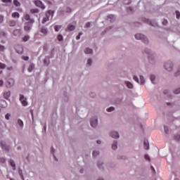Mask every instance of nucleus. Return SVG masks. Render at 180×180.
Listing matches in <instances>:
<instances>
[{
  "label": "nucleus",
  "instance_id": "1",
  "mask_svg": "<svg viewBox=\"0 0 180 180\" xmlns=\"http://www.w3.org/2000/svg\"><path fill=\"white\" fill-rule=\"evenodd\" d=\"M24 18L27 21L25 24L24 30L29 32L32 29L33 23H34V19L30 18L29 14H25Z\"/></svg>",
  "mask_w": 180,
  "mask_h": 180
},
{
  "label": "nucleus",
  "instance_id": "2",
  "mask_svg": "<svg viewBox=\"0 0 180 180\" xmlns=\"http://www.w3.org/2000/svg\"><path fill=\"white\" fill-rule=\"evenodd\" d=\"M143 53L148 56V58L149 60H155L157 58V54L155 52L150 51L149 49H145L143 50Z\"/></svg>",
  "mask_w": 180,
  "mask_h": 180
},
{
  "label": "nucleus",
  "instance_id": "3",
  "mask_svg": "<svg viewBox=\"0 0 180 180\" xmlns=\"http://www.w3.org/2000/svg\"><path fill=\"white\" fill-rule=\"evenodd\" d=\"M135 39H136V40H141L144 44H148V39L143 34H135Z\"/></svg>",
  "mask_w": 180,
  "mask_h": 180
},
{
  "label": "nucleus",
  "instance_id": "4",
  "mask_svg": "<svg viewBox=\"0 0 180 180\" xmlns=\"http://www.w3.org/2000/svg\"><path fill=\"white\" fill-rule=\"evenodd\" d=\"M164 68L166 71H169V72H170L174 68V63L172 61L166 62L164 64Z\"/></svg>",
  "mask_w": 180,
  "mask_h": 180
},
{
  "label": "nucleus",
  "instance_id": "5",
  "mask_svg": "<svg viewBox=\"0 0 180 180\" xmlns=\"http://www.w3.org/2000/svg\"><path fill=\"white\" fill-rule=\"evenodd\" d=\"M140 79H139V77L136 75L134 76V79L136 81V82H138V84H141V85H144L146 84V79H144V77L143 75L139 76Z\"/></svg>",
  "mask_w": 180,
  "mask_h": 180
},
{
  "label": "nucleus",
  "instance_id": "6",
  "mask_svg": "<svg viewBox=\"0 0 180 180\" xmlns=\"http://www.w3.org/2000/svg\"><path fill=\"white\" fill-rule=\"evenodd\" d=\"M20 102H21L22 106H27V100L23 94H20Z\"/></svg>",
  "mask_w": 180,
  "mask_h": 180
},
{
  "label": "nucleus",
  "instance_id": "7",
  "mask_svg": "<svg viewBox=\"0 0 180 180\" xmlns=\"http://www.w3.org/2000/svg\"><path fill=\"white\" fill-rule=\"evenodd\" d=\"M34 4L38 7L41 8V9H46V6L41 2L40 0H35Z\"/></svg>",
  "mask_w": 180,
  "mask_h": 180
},
{
  "label": "nucleus",
  "instance_id": "8",
  "mask_svg": "<svg viewBox=\"0 0 180 180\" xmlns=\"http://www.w3.org/2000/svg\"><path fill=\"white\" fill-rule=\"evenodd\" d=\"M110 137H112V139H119L120 136L119 135V132L116 131H111L109 133Z\"/></svg>",
  "mask_w": 180,
  "mask_h": 180
},
{
  "label": "nucleus",
  "instance_id": "9",
  "mask_svg": "<svg viewBox=\"0 0 180 180\" xmlns=\"http://www.w3.org/2000/svg\"><path fill=\"white\" fill-rule=\"evenodd\" d=\"M39 32L41 33V36H47V34L49 33V30L46 27H41L39 29Z\"/></svg>",
  "mask_w": 180,
  "mask_h": 180
},
{
  "label": "nucleus",
  "instance_id": "10",
  "mask_svg": "<svg viewBox=\"0 0 180 180\" xmlns=\"http://www.w3.org/2000/svg\"><path fill=\"white\" fill-rule=\"evenodd\" d=\"M90 124L91 127H96L98 126V118H91L90 120Z\"/></svg>",
  "mask_w": 180,
  "mask_h": 180
},
{
  "label": "nucleus",
  "instance_id": "11",
  "mask_svg": "<svg viewBox=\"0 0 180 180\" xmlns=\"http://www.w3.org/2000/svg\"><path fill=\"white\" fill-rule=\"evenodd\" d=\"M15 51L18 53V54H22L23 53V46L22 45H18L15 47Z\"/></svg>",
  "mask_w": 180,
  "mask_h": 180
},
{
  "label": "nucleus",
  "instance_id": "12",
  "mask_svg": "<svg viewBox=\"0 0 180 180\" xmlns=\"http://www.w3.org/2000/svg\"><path fill=\"white\" fill-rule=\"evenodd\" d=\"M0 146L4 151H9V146H8L5 142H1Z\"/></svg>",
  "mask_w": 180,
  "mask_h": 180
},
{
  "label": "nucleus",
  "instance_id": "13",
  "mask_svg": "<svg viewBox=\"0 0 180 180\" xmlns=\"http://www.w3.org/2000/svg\"><path fill=\"white\" fill-rule=\"evenodd\" d=\"M0 108H8V103H6V101L3 99L0 100Z\"/></svg>",
  "mask_w": 180,
  "mask_h": 180
},
{
  "label": "nucleus",
  "instance_id": "14",
  "mask_svg": "<svg viewBox=\"0 0 180 180\" xmlns=\"http://www.w3.org/2000/svg\"><path fill=\"white\" fill-rule=\"evenodd\" d=\"M143 148L145 150H150V143H148V141L147 139H144Z\"/></svg>",
  "mask_w": 180,
  "mask_h": 180
},
{
  "label": "nucleus",
  "instance_id": "15",
  "mask_svg": "<svg viewBox=\"0 0 180 180\" xmlns=\"http://www.w3.org/2000/svg\"><path fill=\"white\" fill-rule=\"evenodd\" d=\"M124 84H125L126 86H127V88H129V89H133V88H134V86L133 85L132 82H130L129 81H125Z\"/></svg>",
  "mask_w": 180,
  "mask_h": 180
},
{
  "label": "nucleus",
  "instance_id": "16",
  "mask_svg": "<svg viewBox=\"0 0 180 180\" xmlns=\"http://www.w3.org/2000/svg\"><path fill=\"white\" fill-rule=\"evenodd\" d=\"M9 164H10L11 167H12L13 171H15L16 169V163H15V160L11 159L9 160Z\"/></svg>",
  "mask_w": 180,
  "mask_h": 180
},
{
  "label": "nucleus",
  "instance_id": "17",
  "mask_svg": "<svg viewBox=\"0 0 180 180\" xmlns=\"http://www.w3.org/2000/svg\"><path fill=\"white\" fill-rule=\"evenodd\" d=\"M17 123H18V126H20V129H23V127L25 126V124L23 123V120H22L20 119H18Z\"/></svg>",
  "mask_w": 180,
  "mask_h": 180
},
{
  "label": "nucleus",
  "instance_id": "18",
  "mask_svg": "<svg viewBox=\"0 0 180 180\" xmlns=\"http://www.w3.org/2000/svg\"><path fill=\"white\" fill-rule=\"evenodd\" d=\"M115 19H116V18L115 17V15L110 14L108 16V20H109V22H110L111 23L112 22H115Z\"/></svg>",
  "mask_w": 180,
  "mask_h": 180
},
{
  "label": "nucleus",
  "instance_id": "19",
  "mask_svg": "<svg viewBox=\"0 0 180 180\" xmlns=\"http://www.w3.org/2000/svg\"><path fill=\"white\" fill-rule=\"evenodd\" d=\"M85 54H92L94 53V51L91 48H86L84 49Z\"/></svg>",
  "mask_w": 180,
  "mask_h": 180
},
{
  "label": "nucleus",
  "instance_id": "20",
  "mask_svg": "<svg viewBox=\"0 0 180 180\" xmlns=\"http://www.w3.org/2000/svg\"><path fill=\"white\" fill-rule=\"evenodd\" d=\"M11 96V91H6L4 93V97L5 99H8Z\"/></svg>",
  "mask_w": 180,
  "mask_h": 180
},
{
  "label": "nucleus",
  "instance_id": "21",
  "mask_svg": "<svg viewBox=\"0 0 180 180\" xmlns=\"http://www.w3.org/2000/svg\"><path fill=\"white\" fill-rule=\"evenodd\" d=\"M8 25L11 27H14V26H16V21L11 20L8 22Z\"/></svg>",
  "mask_w": 180,
  "mask_h": 180
},
{
  "label": "nucleus",
  "instance_id": "22",
  "mask_svg": "<svg viewBox=\"0 0 180 180\" xmlns=\"http://www.w3.org/2000/svg\"><path fill=\"white\" fill-rule=\"evenodd\" d=\"M34 68V64L31 63L27 69L28 72H32Z\"/></svg>",
  "mask_w": 180,
  "mask_h": 180
},
{
  "label": "nucleus",
  "instance_id": "23",
  "mask_svg": "<svg viewBox=\"0 0 180 180\" xmlns=\"http://www.w3.org/2000/svg\"><path fill=\"white\" fill-rule=\"evenodd\" d=\"M53 13L51 10H49L46 13V18H49L50 19V16H53Z\"/></svg>",
  "mask_w": 180,
  "mask_h": 180
},
{
  "label": "nucleus",
  "instance_id": "24",
  "mask_svg": "<svg viewBox=\"0 0 180 180\" xmlns=\"http://www.w3.org/2000/svg\"><path fill=\"white\" fill-rule=\"evenodd\" d=\"M112 150H117V141H114L112 144Z\"/></svg>",
  "mask_w": 180,
  "mask_h": 180
},
{
  "label": "nucleus",
  "instance_id": "25",
  "mask_svg": "<svg viewBox=\"0 0 180 180\" xmlns=\"http://www.w3.org/2000/svg\"><path fill=\"white\" fill-rule=\"evenodd\" d=\"M5 46L0 44V54L5 53Z\"/></svg>",
  "mask_w": 180,
  "mask_h": 180
},
{
  "label": "nucleus",
  "instance_id": "26",
  "mask_svg": "<svg viewBox=\"0 0 180 180\" xmlns=\"http://www.w3.org/2000/svg\"><path fill=\"white\" fill-rule=\"evenodd\" d=\"M92 60L91 58L87 59V62L86 63V67H91L92 65Z\"/></svg>",
  "mask_w": 180,
  "mask_h": 180
},
{
  "label": "nucleus",
  "instance_id": "27",
  "mask_svg": "<svg viewBox=\"0 0 180 180\" xmlns=\"http://www.w3.org/2000/svg\"><path fill=\"white\" fill-rule=\"evenodd\" d=\"M13 36H20V30H15L13 32Z\"/></svg>",
  "mask_w": 180,
  "mask_h": 180
},
{
  "label": "nucleus",
  "instance_id": "28",
  "mask_svg": "<svg viewBox=\"0 0 180 180\" xmlns=\"http://www.w3.org/2000/svg\"><path fill=\"white\" fill-rule=\"evenodd\" d=\"M20 15L18 12H14L12 13V18H20Z\"/></svg>",
  "mask_w": 180,
  "mask_h": 180
},
{
  "label": "nucleus",
  "instance_id": "29",
  "mask_svg": "<svg viewBox=\"0 0 180 180\" xmlns=\"http://www.w3.org/2000/svg\"><path fill=\"white\" fill-rule=\"evenodd\" d=\"M68 30H69V32H72V30H75V26L70 25L68 27Z\"/></svg>",
  "mask_w": 180,
  "mask_h": 180
},
{
  "label": "nucleus",
  "instance_id": "30",
  "mask_svg": "<svg viewBox=\"0 0 180 180\" xmlns=\"http://www.w3.org/2000/svg\"><path fill=\"white\" fill-rule=\"evenodd\" d=\"M97 165H98V167L99 168V169H102L103 168L102 167L103 165V162H102L101 161H98L97 162Z\"/></svg>",
  "mask_w": 180,
  "mask_h": 180
},
{
  "label": "nucleus",
  "instance_id": "31",
  "mask_svg": "<svg viewBox=\"0 0 180 180\" xmlns=\"http://www.w3.org/2000/svg\"><path fill=\"white\" fill-rule=\"evenodd\" d=\"M8 85L7 86L8 88H11V86H13V80L9 79V80L8 81Z\"/></svg>",
  "mask_w": 180,
  "mask_h": 180
},
{
  "label": "nucleus",
  "instance_id": "32",
  "mask_svg": "<svg viewBox=\"0 0 180 180\" xmlns=\"http://www.w3.org/2000/svg\"><path fill=\"white\" fill-rule=\"evenodd\" d=\"M6 162V158L0 157V164H5Z\"/></svg>",
  "mask_w": 180,
  "mask_h": 180
},
{
  "label": "nucleus",
  "instance_id": "33",
  "mask_svg": "<svg viewBox=\"0 0 180 180\" xmlns=\"http://www.w3.org/2000/svg\"><path fill=\"white\" fill-rule=\"evenodd\" d=\"M11 113H6V114L5 115V119H6V120H11Z\"/></svg>",
  "mask_w": 180,
  "mask_h": 180
},
{
  "label": "nucleus",
  "instance_id": "34",
  "mask_svg": "<svg viewBox=\"0 0 180 180\" xmlns=\"http://www.w3.org/2000/svg\"><path fill=\"white\" fill-rule=\"evenodd\" d=\"M6 65L5 63H0V70H5Z\"/></svg>",
  "mask_w": 180,
  "mask_h": 180
},
{
  "label": "nucleus",
  "instance_id": "35",
  "mask_svg": "<svg viewBox=\"0 0 180 180\" xmlns=\"http://www.w3.org/2000/svg\"><path fill=\"white\" fill-rule=\"evenodd\" d=\"M13 4L15 6H20V3L18 0H13Z\"/></svg>",
  "mask_w": 180,
  "mask_h": 180
},
{
  "label": "nucleus",
  "instance_id": "36",
  "mask_svg": "<svg viewBox=\"0 0 180 180\" xmlns=\"http://www.w3.org/2000/svg\"><path fill=\"white\" fill-rule=\"evenodd\" d=\"M150 78L151 82H153V84H154V81H155V75H150Z\"/></svg>",
  "mask_w": 180,
  "mask_h": 180
},
{
  "label": "nucleus",
  "instance_id": "37",
  "mask_svg": "<svg viewBox=\"0 0 180 180\" xmlns=\"http://www.w3.org/2000/svg\"><path fill=\"white\" fill-rule=\"evenodd\" d=\"M31 13H39V9L37 8H32L30 10Z\"/></svg>",
  "mask_w": 180,
  "mask_h": 180
},
{
  "label": "nucleus",
  "instance_id": "38",
  "mask_svg": "<svg viewBox=\"0 0 180 180\" xmlns=\"http://www.w3.org/2000/svg\"><path fill=\"white\" fill-rule=\"evenodd\" d=\"M29 39H30V37H29V35H25V36L22 38V41H27V40H29Z\"/></svg>",
  "mask_w": 180,
  "mask_h": 180
},
{
  "label": "nucleus",
  "instance_id": "39",
  "mask_svg": "<svg viewBox=\"0 0 180 180\" xmlns=\"http://www.w3.org/2000/svg\"><path fill=\"white\" fill-rule=\"evenodd\" d=\"M174 94H175V95H179V94H180V87L176 89L174 91Z\"/></svg>",
  "mask_w": 180,
  "mask_h": 180
},
{
  "label": "nucleus",
  "instance_id": "40",
  "mask_svg": "<svg viewBox=\"0 0 180 180\" xmlns=\"http://www.w3.org/2000/svg\"><path fill=\"white\" fill-rule=\"evenodd\" d=\"M48 20H50V18H49V17H45L42 20V23L44 25V23H46V22H48Z\"/></svg>",
  "mask_w": 180,
  "mask_h": 180
},
{
  "label": "nucleus",
  "instance_id": "41",
  "mask_svg": "<svg viewBox=\"0 0 180 180\" xmlns=\"http://www.w3.org/2000/svg\"><path fill=\"white\" fill-rule=\"evenodd\" d=\"M54 29H55V32H58L60 29H61V25H56Z\"/></svg>",
  "mask_w": 180,
  "mask_h": 180
},
{
  "label": "nucleus",
  "instance_id": "42",
  "mask_svg": "<svg viewBox=\"0 0 180 180\" xmlns=\"http://www.w3.org/2000/svg\"><path fill=\"white\" fill-rule=\"evenodd\" d=\"M98 155H99V152L94 150L93 151V157H98Z\"/></svg>",
  "mask_w": 180,
  "mask_h": 180
},
{
  "label": "nucleus",
  "instance_id": "43",
  "mask_svg": "<svg viewBox=\"0 0 180 180\" xmlns=\"http://www.w3.org/2000/svg\"><path fill=\"white\" fill-rule=\"evenodd\" d=\"M18 174L21 176L22 179L24 180V179H23V172H22V169H19Z\"/></svg>",
  "mask_w": 180,
  "mask_h": 180
},
{
  "label": "nucleus",
  "instance_id": "44",
  "mask_svg": "<svg viewBox=\"0 0 180 180\" xmlns=\"http://www.w3.org/2000/svg\"><path fill=\"white\" fill-rule=\"evenodd\" d=\"M174 139L176 140V141H179L180 140V135L179 134H176L174 136Z\"/></svg>",
  "mask_w": 180,
  "mask_h": 180
},
{
  "label": "nucleus",
  "instance_id": "45",
  "mask_svg": "<svg viewBox=\"0 0 180 180\" xmlns=\"http://www.w3.org/2000/svg\"><path fill=\"white\" fill-rule=\"evenodd\" d=\"M114 110H115L114 107H110V108H107V112H113Z\"/></svg>",
  "mask_w": 180,
  "mask_h": 180
},
{
  "label": "nucleus",
  "instance_id": "46",
  "mask_svg": "<svg viewBox=\"0 0 180 180\" xmlns=\"http://www.w3.org/2000/svg\"><path fill=\"white\" fill-rule=\"evenodd\" d=\"M164 129H165V134H168V133H169V129H168V127L165 126V127H164Z\"/></svg>",
  "mask_w": 180,
  "mask_h": 180
},
{
  "label": "nucleus",
  "instance_id": "47",
  "mask_svg": "<svg viewBox=\"0 0 180 180\" xmlns=\"http://www.w3.org/2000/svg\"><path fill=\"white\" fill-rule=\"evenodd\" d=\"M81 36H82V32H79L78 35L76 37V40H79V39H81Z\"/></svg>",
  "mask_w": 180,
  "mask_h": 180
},
{
  "label": "nucleus",
  "instance_id": "48",
  "mask_svg": "<svg viewBox=\"0 0 180 180\" xmlns=\"http://www.w3.org/2000/svg\"><path fill=\"white\" fill-rule=\"evenodd\" d=\"M4 4H11L12 0H1Z\"/></svg>",
  "mask_w": 180,
  "mask_h": 180
},
{
  "label": "nucleus",
  "instance_id": "49",
  "mask_svg": "<svg viewBox=\"0 0 180 180\" xmlns=\"http://www.w3.org/2000/svg\"><path fill=\"white\" fill-rule=\"evenodd\" d=\"M58 41H63V35L58 34Z\"/></svg>",
  "mask_w": 180,
  "mask_h": 180
},
{
  "label": "nucleus",
  "instance_id": "50",
  "mask_svg": "<svg viewBox=\"0 0 180 180\" xmlns=\"http://www.w3.org/2000/svg\"><path fill=\"white\" fill-rule=\"evenodd\" d=\"M65 11L66 12V13H71V8H70V7H66V9L65 10Z\"/></svg>",
  "mask_w": 180,
  "mask_h": 180
},
{
  "label": "nucleus",
  "instance_id": "51",
  "mask_svg": "<svg viewBox=\"0 0 180 180\" xmlns=\"http://www.w3.org/2000/svg\"><path fill=\"white\" fill-rule=\"evenodd\" d=\"M176 19H179L180 18V12L176 11Z\"/></svg>",
  "mask_w": 180,
  "mask_h": 180
},
{
  "label": "nucleus",
  "instance_id": "52",
  "mask_svg": "<svg viewBox=\"0 0 180 180\" xmlns=\"http://www.w3.org/2000/svg\"><path fill=\"white\" fill-rule=\"evenodd\" d=\"M144 158L146 159L148 161H150V155L146 154L144 155Z\"/></svg>",
  "mask_w": 180,
  "mask_h": 180
},
{
  "label": "nucleus",
  "instance_id": "53",
  "mask_svg": "<svg viewBox=\"0 0 180 180\" xmlns=\"http://www.w3.org/2000/svg\"><path fill=\"white\" fill-rule=\"evenodd\" d=\"M22 60L24 61H29V56H22Z\"/></svg>",
  "mask_w": 180,
  "mask_h": 180
},
{
  "label": "nucleus",
  "instance_id": "54",
  "mask_svg": "<svg viewBox=\"0 0 180 180\" xmlns=\"http://www.w3.org/2000/svg\"><path fill=\"white\" fill-rule=\"evenodd\" d=\"M176 77H178L180 75V68L177 70V72L175 74Z\"/></svg>",
  "mask_w": 180,
  "mask_h": 180
},
{
  "label": "nucleus",
  "instance_id": "55",
  "mask_svg": "<svg viewBox=\"0 0 180 180\" xmlns=\"http://www.w3.org/2000/svg\"><path fill=\"white\" fill-rule=\"evenodd\" d=\"M85 27L86 28H88V27H91V22H86V25H85Z\"/></svg>",
  "mask_w": 180,
  "mask_h": 180
},
{
  "label": "nucleus",
  "instance_id": "56",
  "mask_svg": "<svg viewBox=\"0 0 180 180\" xmlns=\"http://www.w3.org/2000/svg\"><path fill=\"white\" fill-rule=\"evenodd\" d=\"M6 69L8 70V71H12V70H13V67L8 66V67L6 68Z\"/></svg>",
  "mask_w": 180,
  "mask_h": 180
},
{
  "label": "nucleus",
  "instance_id": "57",
  "mask_svg": "<svg viewBox=\"0 0 180 180\" xmlns=\"http://www.w3.org/2000/svg\"><path fill=\"white\" fill-rule=\"evenodd\" d=\"M51 153L53 155V158H56V157L54 156V148H51Z\"/></svg>",
  "mask_w": 180,
  "mask_h": 180
},
{
  "label": "nucleus",
  "instance_id": "58",
  "mask_svg": "<svg viewBox=\"0 0 180 180\" xmlns=\"http://www.w3.org/2000/svg\"><path fill=\"white\" fill-rule=\"evenodd\" d=\"M4 22V15H0V23H2Z\"/></svg>",
  "mask_w": 180,
  "mask_h": 180
},
{
  "label": "nucleus",
  "instance_id": "59",
  "mask_svg": "<svg viewBox=\"0 0 180 180\" xmlns=\"http://www.w3.org/2000/svg\"><path fill=\"white\" fill-rule=\"evenodd\" d=\"M167 23H168V21L167 20H164L163 21H162V25H167Z\"/></svg>",
  "mask_w": 180,
  "mask_h": 180
},
{
  "label": "nucleus",
  "instance_id": "60",
  "mask_svg": "<svg viewBox=\"0 0 180 180\" xmlns=\"http://www.w3.org/2000/svg\"><path fill=\"white\" fill-rule=\"evenodd\" d=\"M4 85V80H0V86H2Z\"/></svg>",
  "mask_w": 180,
  "mask_h": 180
},
{
  "label": "nucleus",
  "instance_id": "61",
  "mask_svg": "<svg viewBox=\"0 0 180 180\" xmlns=\"http://www.w3.org/2000/svg\"><path fill=\"white\" fill-rule=\"evenodd\" d=\"M128 11H129V12H132V11H133V8H131V7H129V8H128Z\"/></svg>",
  "mask_w": 180,
  "mask_h": 180
},
{
  "label": "nucleus",
  "instance_id": "62",
  "mask_svg": "<svg viewBox=\"0 0 180 180\" xmlns=\"http://www.w3.org/2000/svg\"><path fill=\"white\" fill-rule=\"evenodd\" d=\"M97 144H102V141H101L100 140H98L96 141Z\"/></svg>",
  "mask_w": 180,
  "mask_h": 180
},
{
  "label": "nucleus",
  "instance_id": "63",
  "mask_svg": "<svg viewBox=\"0 0 180 180\" xmlns=\"http://www.w3.org/2000/svg\"><path fill=\"white\" fill-rule=\"evenodd\" d=\"M12 61H13V63H16L17 62H18V60H16V59H12Z\"/></svg>",
  "mask_w": 180,
  "mask_h": 180
},
{
  "label": "nucleus",
  "instance_id": "64",
  "mask_svg": "<svg viewBox=\"0 0 180 180\" xmlns=\"http://www.w3.org/2000/svg\"><path fill=\"white\" fill-rule=\"evenodd\" d=\"M7 178H8L10 180H15V179H12V178H11V177H9L8 175H7Z\"/></svg>",
  "mask_w": 180,
  "mask_h": 180
}]
</instances>
